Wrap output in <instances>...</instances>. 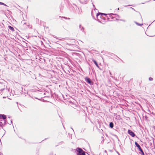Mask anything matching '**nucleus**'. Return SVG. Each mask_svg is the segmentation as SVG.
<instances>
[{"label": "nucleus", "instance_id": "f257e3e1", "mask_svg": "<svg viewBox=\"0 0 155 155\" xmlns=\"http://www.w3.org/2000/svg\"><path fill=\"white\" fill-rule=\"evenodd\" d=\"M134 143L135 146L137 147L138 150L140 151V152H139V153L141 155H145L144 152L140 145L136 141H135Z\"/></svg>", "mask_w": 155, "mask_h": 155}, {"label": "nucleus", "instance_id": "f03ea898", "mask_svg": "<svg viewBox=\"0 0 155 155\" xmlns=\"http://www.w3.org/2000/svg\"><path fill=\"white\" fill-rule=\"evenodd\" d=\"M100 12H98L96 15V17L97 18V20L100 23H101V22L100 20V18H103L104 20H105V18H104V17L102 15V14H99Z\"/></svg>", "mask_w": 155, "mask_h": 155}, {"label": "nucleus", "instance_id": "7ed1b4c3", "mask_svg": "<svg viewBox=\"0 0 155 155\" xmlns=\"http://www.w3.org/2000/svg\"><path fill=\"white\" fill-rule=\"evenodd\" d=\"M76 151L78 152L77 155H82V153H83V152H84L81 148L79 147L76 149Z\"/></svg>", "mask_w": 155, "mask_h": 155}, {"label": "nucleus", "instance_id": "20e7f679", "mask_svg": "<svg viewBox=\"0 0 155 155\" xmlns=\"http://www.w3.org/2000/svg\"><path fill=\"white\" fill-rule=\"evenodd\" d=\"M7 86L5 85V83L0 82V91L2 92L5 90Z\"/></svg>", "mask_w": 155, "mask_h": 155}, {"label": "nucleus", "instance_id": "39448f33", "mask_svg": "<svg viewBox=\"0 0 155 155\" xmlns=\"http://www.w3.org/2000/svg\"><path fill=\"white\" fill-rule=\"evenodd\" d=\"M84 80L86 82L91 85L93 84V82L88 77H86L84 78Z\"/></svg>", "mask_w": 155, "mask_h": 155}, {"label": "nucleus", "instance_id": "423d86ee", "mask_svg": "<svg viewBox=\"0 0 155 155\" xmlns=\"http://www.w3.org/2000/svg\"><path fill=\"white\" fill-rule=\"evenodd\" d=\"M127 133L132 137H134L135 136L136 137H137V136L132 131L130 130H128Z\"/></svg>", "mask_w": 155, "mask_h": 155}, {"label": "nucleus", "instance_id": "0eeeda50", "mask_svg": "<svg viewBox=\"0 0 155 155\" xmlns=\"http://www.w3.org/2000/svg\"><path fill=\"white\" fill-rule=\"evenodd\" d=\"M112 15H116L119 17H120V16L119 15L117 14H114V13H110V14H108V15H109V17H110L112 19H113L114 17H113L112 16Z\"/></svg>", "mask_w": 155, "mask_h": 155}, {"label": "nucleus", "instance_id": "6e6552de", "mask_svg": "<svg viewBox=\"0 0 155 155\" xmlns=\"http://www.w3.org/2000/svg\"><path fill=\"white\" fill-rule=\"evenodd\" d=\"M92 61L94 63L95 65L96 66V67H97L98 68H99V66L97 61L95 60L94 59L92 60Z\"/></svg>", "mask_w": 155, "mask_h": 155}, {"label": "nucleus", "instance_id": "1a4fd4ad", "mask_svg": "<svg viewBox=\"0 0 155 155\" xmlns=\"http://www.w3.org/2000/svg\"><path fill=\"white\" fill-rule=\"evenodd\" d=\"M114 126V124L112 122H110L109 124V126L110 128H112Z\"/></svg>", "mask_w": 155, "mask_h": 155}, {"label": "nucleus", "instance_id": "9d476101", "mask_svg": "<svg viewBox=\"0 0 155 155\" xmlns=\"http://www.w3.org/2000/svg\"><path fill=\"white\" fill-rule=\"evenodd\" d=\"M79 28L80 30L82 31L83 32H84V28L81 25H80L79 26Z\"/></svg>", "mask_w": 155, "mask_h": 155}, {"label": "nucleus", "instance_id": "9b49d317", "mask_svg": "<svg viewBox=\"0 0 155 155\" xmlns=\"http://www.w3.org/2000/svg\"><path fill=\"white\" fill-rule=\"evenodd\" d=\"M8 28L9 29H10V30L12 31H15V29L13 27H12L10 25H9V26H8Z\"/></svg>", "mask_w": 155, "mask_h": 155}, {"label": "nucleus", "instance_id": "f8f14e48", "mask_svg": "<svg viewBox=\"0 0 155 155\" xmlns=\"http://www.w3.org/2000/svg\"><path fill=\"white\" fill-rule=\"evenodd\" d=\"M99 14H102V15H105L106 16L108 20H109V18H108V17L107 16V15H108V14H105V13H99Z\"/></svg>", "mask_w": 155, "mask_h": 155}, {"label": "nucleus", "instance_id": "ddd939ff", "mask_svg": "<svg viewBox=\"0 0 155 155\" xmlns=\"http://www.w3.org/2000/svg\"><path fill=\"white\" fill-rule=\"evenodd\" d=\"M0 5H3L5 6L8 7L7 5H6L5 3H4L3 2H0Z\"/></svg>", "mask_w": 155, "mask_h": 155}, {"label": "nucleus", "instance_id": "4468645a", "mask_svg": "<svg viewBox=\"0 0 155 155\" xmlns=\"http://www.w3.org/2000/svg\"><path fill=\"white\" fill-rule=\"evenodd\" d=\"M2 119H3L4 120H5V119L6 118V116L4 114H2Z\"/></svg>", "mask_w": 155, "mask_h": 155}, {"label": "nucleus", "instance_id": "2eb2a0df", "mask_svg": "<svg viewBox=\"0 0 155 155\" xmlns=\"http://www.w3.org/2000/svg\"><path fill=\"white\" fill-rule=\"evenodd\" d=\"M4 123L3 124V126H5L7 123H8V122L5 120H4Z\"/></svg>", "mask_w": 155, "mask_h": 155}, {"label": "nucleus", "instance_id": "dca6fc26", "mask_svg": "<svg viewBox=\"0 0 155 155\" xmlns=\"http://www.w3.org/2000/svg\"><path fill=\"white\" fill-rule=\"evenodd\" d=\"M149 80L150 81H152L153 80V79L151 77H150L149 78Z\"/></svg>", "mask_w": 155, "mask_h": 155}, {"label": "nucleus", "instance_id": "f3484780", "mask_svg": "<svg viewBox=\"0 0 155 155\" xmlns=\"http://www.w3.org/2000/svg\"><path fill=\"white\" fill-rule=\"evenodd\" d=\"M143 25V24H142V23L140 24V23H138V24H137V25H138V26H141Z\"/></svg>", "mask_w": 155, "mask_h": 155}, {"label": "nucleus", "instance_id": "a211bd4d", "mask_svg": "<svg viewBox=\"0 0 155 155\" xmlns=\"http://www.w3.org/2000/svg\"><path fill=\"white\" fill-rule=\"evenodd\" d=\"M62 18H64L65 19H70V18H68L67 17H62Z\"/></svg>", "mask_w": 155, "mask_h": 155}, {"label": "nucleus", "instance_id": "6ab92c4d", "mask_svg": "<svg viewBox=\"0 0 155 155\" xmlns=\"http://www.w3.org/2000/svg\"><path fill=\"white\" fill-rule=\"evenodd\" d=\"M119 20L120 21H124V22H126V20H124V19H119Z\"/></svg>", "mask_w": 155, "mask_h": 155}, {"label": "nucleus", "instance_id": "aec40b11", "mask_svg": "<svg viewBox=\"0 0 155 155\" xmlns=\"http://www.w3.org/2000/svg\"><path fill=\"white\" fill-rule=\"evenodd\" d=\"M82 155H86L85 152L84 151V152H83V153H82Z\"/></svg>", "mask_w": 155, "mask_h": 155}, {"label": "nucleus", "instance_id": "412c9836", "mask_svg": "<svg viewBox=\"0 0 155 155\" xmlns=\"http://www.w3.org/2000/svg\"><path fill=\"white\" fill-rule=\"evenodd\" d=\"M2 114H0V119H2Z\"/></svg>", "mask_w": 155, "mask_h": 155}, {"label": "nucleus", "instance_id": "4be33fe9", "mask_svg": "<svg viewBox=\"0 0 155 155\" xmlns=\"http://www.w3.org/2000/svg\"><path fill=\"white\" fill-rule=\"evenodd\" d=\"M150 1H147L146 2H144V3H142V4H144L145 3L149 2Z\"/></svg>", "mask_w": 155, "mask_h": 155}, {"label": "nucleus", "instance_id": "5701e85b", "mask_svg": "<svg viewBox=\"0 0 155 155\" xmlns=\"http://www.w3.org/2000/svg\"><path fill=\"white\" fill-rule=\"evenodd\" d=\"M93 9H94V10H97V9L95 7H94L93 8Z\"/></svg>", "mask_w": 155, "mask_h": 155}, {"label": "nucleus", "instance_id": "b1692460", "mask_svg": "<svg viewBox=\"0 0 155 155\" xmlns=\"http://www.w3.org/2000/svg\"><path fill=\"white\" fill-rule=\"evenodd\" d=\"M4 120H3V119H0V121H4Z\"/></svg>", "mask_w": 155, "mask_h": 155}, {"label": "nucleus", "instance_id": "393cba45", "mask_svg": "<svg viewBox=\"0 0 155 155\" xmlns=\"http://www.w3.org/2000/svg\"><path fill=\"white\" fill-rule=\"evenodd\" d=\"M117 58H118L119 59H120V60L122 62H123V61L121 59H120V58H119L118 57H117Z\"/></svg>", "mask_w": 155, "mask_h": 155}, {"label": "nucleus", "instance_id": "a878e982", "mask_svg": "<svg viewBox=\"0 0 155 155\" xmlns=\"http://www.w3.org/2000/svg\"><path fill=\"white\" fill-rule=\"evenodd\" d=\"M127 6H133L132 5H128L125 6H124L125 7H127Z\"/></svg>", "mask_w": 155, "mask_h": 155}, {"label": "nucleus", "instance_id": "bb28decb", "mask_svg": "<svg viewBox=\"0 0 155 155\" xmlns=\"http://www.w3.org/2000/svg\"><path fill=\"white\" fill-rule=\"evenodd\" d=\"M130 8L134 10V11H135V9L131 7H130Z\"/></svg>", "mask_w": 155, "mask_h": 155}, {"label": "nucleus", "instance_id": "cd10ccee", "mask_svg": "<svg viewBox=\"0 0 155 155\" xmlns=\"http://www.w3.org/2000/svg\"><path fill=\"white\" fill-rule=\"evenodd\" d=\"M134 22L137 25V24H138V22H137L136 21H134Z\"/></svg>", "mask_w": 155, "mask_h": 155}, {"label": "nucleus", "instance_id": "c85d7f7f", "mask_svg": "<svg viewBox=\"0 0 155 155\" xmlns=\"http://www.w3.org/2000/svg\"><path fill=\"white\" fill-rule=\"evenodd\" d=\"M5 10H7L8 11H9L7 8H5Z\"/></svg>", "mask_w": 155, "mask_h": 155}, {"label": "nucleus", "instance_id": "c756f323", "mask_svg": "<svg viewBox=\"0 0 155 155\" xmlns=\"http://www.w3.org/2000/svg\"><path fill=\"white\" fill-rule=\"evenodd\" d=\"M8 92H10V91L9 88L8 89Z\"/></svg>", "mask_w": 155, "mask_h": 155}, {"label": "nucleus", "instance_id": "7c9ffc66", "mask_svg": "<svg viewBox=\"0 0 155 155\" xmlns=\"http://www.w3.org/2000/svg\"><path fill=\"white\" fill-rule=\"evenodd\" d=\"M75 54H76V55H78V54H79V53H75Z\"/></svg>", "mask_w": 155, "mask_h": 155}, {"label": "nucleus", "instance_id": "2f4dec72", "mask_svg": "<svg viewBox=\"0 0 155 155\" xmlns=\"http://www.w3.org/2000/svg\"><path fill=\"white\" fill-rule=\"evenodd\" d=\"M12 120L11 121V124H11L12 123Z\"/></svg>", "mask_w": 155, "mask_h": 155}, {"label": "nucleus", "instance_id": "473e14b6", "mask_svg": "<svg viewBox=\"0 0 155 155\" xmlns=\"http://www.w3.org/2000/svg\"><path fill=\"white\" fill-rule=\"evenodd\" d=\"M47 139H48V138H45V140H42V141H44L45 140H46Z\"/></svg>", "mask_w": 155, "mask_h": 155}, {"label": "nucleus", "instance_id": "72a5a7b5", "mask_svg": "<svg viewBox=\"0 0 155 155\" xmlns=\"http://www.w3.org/2000/svg\"><path fill=\"white\" fill-rule=\"evenodd\" d=\"M93 8H94V7H95V5H94V4H93Z\"/></svg>", "mask_w": 155, "mask_h": 155}, {"label": "nucleus", "instance_id": "f704fd0d", "mask_svg": "<svg viewBox=\"0 0 155 155\" xmlns=\"http://www.w3.org/2000/svg\"><path fill=\"white\" fill-rule=\"evenodd\" d=\"M62 8H60V10H61V12L62 11Z\"/></svg>", "mask_w": 155, "mask_h": 155}, {"label": "nucleus", "instance_id": "c9c22d12", "mask_svg": "<svg viewBox=\"0 0 155 155\" xmlns=\"http://www.w3.org/2000/svg\"><path fill=\"white\" fill-rule=\"evenodd\" d=\"M93 12H91V15H92V13H93Z\"/></svg>", "mask_w": 155, "mask_h": 155}, {"label": "nucleus", "instance_id": "e433bc0d", "mask_svg": "<svg viewBox=\"0 0 155 155\" xmlns=\"http://www.w3.org/2000/svg\"><path fill=\"white\" fill-rule=\"evenodd\" d=\"M105 152L106 153L107 152V151L106 150H105Z\"/></svg>", "mask_w": 155, "mask_h": 155}, {"label": "nucleus", "instance_id": "4c0bfd02", "mask_svg": "<svg viewBox=\"0 0 155 155\" xmlns=\"http://www.w3.org/2000/svg\"><path fill=\"white\" fill-rule=\"evenodd\" d=\"M116 19V20H118V19H117V18Z\"/></svg>", "mask_w": 155, "mask_h": 155}, {"label": "nucleus", "instance_id": "58836bf2", "mask_svg": "<svg viewBox=\"0 0 155 155\" xmlns=\"http://www.w3.org/2000/svg\"><path fill=\"white\" fill-rule=\"evenodd\" d=\"M26 24V23H24V24Z\"/></svg>", "mask_w": 155, "mask_h": 155}, {"label": "nucleus", "instance_id": "ea45409f", "mask_svg": "<svg viewBox=\"0 0 155 155\" xmlns=\"http://www.w3.org/2000/svg\"><path fill=\"white\" fill-rule=\"evenodd\" d=\"M154 21H155V20L153 21V22Z\"/></svg>", "mask_w": 155, "mask_h": 155}, {"label": "nucleus", "instance_id": "a19ab883", "mask_svg": "<svg viewBox=\"0 0 155 155\" xmlns=\"http://www.w3.org/2000/svg\"><path fill=\"white\" fill-rule=\"evenodd\" d=\"M119 9V8H118V9H117V10H118Z\"/></svg>", "mask_w": 155, "mask_h": 155}, {"label": "nucleus", "instance_id": "79ce46f5", "mask_svg": "<svg viewBox=\"0 0 155 155\" xmlns=\"http://www.w3.org/2000/svg\"><path fill=\"white\" fill-rule=\"evenodd\" d=\"M141 19H142V17L141 16Z\"/></svg>", "mask_w": 155, "mask_h": 155}, {"label": "nucleus", "instance_id": "37998d69", "mask_svg": "<svg viewBox=\"0 0 155 155\" xmlns=\"http://www.w3.org/2000/svg\"><path fill=\"white\" fill-rule=\"evenodd\" d=\"M94 19H95L94 17Z\"/></svg>", "mask_w": 155, "mask_h": 155}, {"label": "nucleus", "instance_id": "c03bdc74", "mask_svg": "<svg viewBox=\"0 0 155 155\" xmlns=\"http://www.w3.org/2000/svg\"><path fill=\"white\" fill-rule=\"evenodd\" d=\"M140 13V15L141 16V15H140V13Z\"/></svg>", "mask_w": 155, "mask_h": 155}, {"label": "nucleus", "instance_id": "a18cd8bd", "mask_svg": "<svg viewBox=\"0 0 155 155\" xmlns=\"http://www.w3.org/2000/svg\"><path fill=\"white\" fill-rule=\"evenodd\" d=\"M85 83V84H86Z\"/></svg>", "mask_w": 155, "mask_h": 155}, {"label": "nucleus", "instance_id": "49530a36", "mask_svg": "<svg viewBox=\"0 0 155 155\" xmlns=\"http://www.w3.org/2000/svg\"><path fill=\"white\" fill-rule=\"evenodd\" d=\"M153 1H155V0H153Z\"/></svg>", "mask_w": 155, "mask_h": 155}]
</instances>
